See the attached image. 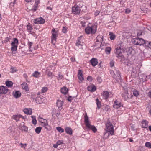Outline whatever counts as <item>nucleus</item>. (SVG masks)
Instances as JSON below:
<instances>
[{
    "instance_id": "9d476101",
    "label": "nucleus",
    "mask_w": 151,
    "mask_h": 151,
    "mask_svg": "<svg viewBox=\"0 0 151 151\" xmlns=\"http://www.w3.org/2000/svg\"><path fill=\"white\" fill-rule=\"evenodd\" d=\"M8 91L7 88L4 86H0V94H6Z\"/></svg>"
},
{
    "instance_id": "473e14b6",
    "label": "nucleus",
    "mask_w": 151,
    "mask_h": 151,
    "mask_svg": "<svg viewBox=\"0 0 151 151\" xmlns=\"http://www.w3.org/2000/svg\"><path fill=\"white\" fill-rule=\"evenodd\" d=\"M5 84L6 86L8 87H11L13 84V82L11 81H7L5 82Z\"/></svg>"
},
{
    "instance_id": "412c9836",
    "label": "nucleus",
    "mask_w": 151,
    "mask_h": 151,
    "mask_svg": "<svg viewBox=\"0 0 151 151\" xmlns=\"http://www.w3.org/2000/svg\"><path fill=\"white\" fill-rule=\"evenodd\" d=\"M88 90L91 92H94L96 90V88L94 85H89L87 87Z\"/></svg>"
},
{
    "instance_id": "09e8293b",
    "label": "nucleus",
    "mask_w": 151,
    "mask_h": 151,
    "mask_svg": "<svg viewBox=\"0 0 151 151\" xmlns=\"http://www.w3.org/2000/svg\"><path fill=\"white\" fill-rule=\"evenodd\" d=\"M47 75L49 77H50L52 78L53 77V75L52 73L50 71H48L47 73Z\"/></svg>"
},
{
    "instance_id": "f257e3e1",
    "label": "nucleus",
    "mask_w": 151,
    "mask_h": 151,
    "mask_svg": "<svg viewBox=\"0 0 151 151\" xmlns=\"http://www.w3.org/2000/svg\"><path fill=\"white\" fill-rule=\"evenodd\" d=\"M84 117V123L87 128L89 130H91L94 133H95L97 131V129L95 127L91 125L88 117L87 115H85Z\"/></svg>"
},
{
    "instance_id": "69168bd1",
    "label": "nucleus",
    "mask_w": 151,
    "mask_h": 151,
    "mask_svg": "<svg viewBox=\"0 0 151 151\" xmlns=\"http://www.w3.org/2000/svg\"><path fill=\"white\" fill-rule=\"evenodd\" d=\"M72 100V99L71 96L69 97L68 99V100L69 101H71Z\"/></svg>"
},
{
    "instance_id": "7c9ffc66",
    "label": "nucleus",
    "mask_w": 151,
    "mask_h": 151,
    "mask_svg": "<svg viewBox=\"0 0 151 151\" xmlns=\"http://www.w3.org/2000/svg\"><path fill=\"white\" fill-rule=\"evenodd\" d=\"M40 3L39 0H35V4L33 6L34 10L35 11Z\"/></svg>"
},
{
    "instance_id": "a18cd8bd",
    "label": "nucleus",
    "mask_w": 151,
    "mask_h": 151,
    "mask_svg": "<svg viewBox=\"0 0 151 151\" xmlns=\"http://www.w3.org/2000/svg\"><path fill=\"white\" fill-rule=\"evenodd\" d=\"M27 29L28 32H31L32 29V28L31 26L28 25L27 26Z\"/></svg>"
},
{
    "instance_id": "f03ea898",
    "label": "nucleus",
    "mask_w": 151,
    "mask_h": 151,
    "mask_svg": "<svg viewBox=\"0 0 151 151\" xmlns=\"http://www.w3.org/2000/svg\"><path fill=\"white\" fill-rule=\"evenodd\" d=\"M112 73H114L112 76L114 79L115 80V82L117 83L121 81V79L120 72L116 69L115 71L111 72V74H112Z\"/></svg>"
},
{
    "instance_id": "6ab92c4d",
    "label": "nucleus",
    "mask_w": 151,
    "mask_h": 151,
    "mask_svg": "<svg viewBox=\"0 0 151 151\" xmlns=\"http://www.w3.org/2000/svg\"><path fill=\"white\" fill-rule=\"evenodd\" d=\"M90 61L91 65L93 67L96 66L98 63L97 59L94 58L91 59Z\"/></svg>"
},
{
    "instance_id": "864d4df0",
    "label": "nucleus",
    "mask_w": 151,
    "mask_h": 151,
    "mask_svg": "<svg viewBox=\"0 0 151 151\" xmlns=\"http://www.w3.org/2000/svg\"><path fill=\"white\" fill-rule=\"evenodd\" d=\"M87 79L90 81H92V77L91 76H88L87 77Z\"/></svg>"
},
{
    "instance_id": "603ef678",
    "label": "nucleus",
    "mask_w": 151,
    "mask_h": 151,
    "mask_svg": "<svg viewBox=\"0 0 151 151\" xmlns=\"http://www.w3.org/2000/svg\"><path fill=\"white\" fill-rule=\"evenodd\" d=\"M125 35L127 37V38H128L129 37H128L129 36L131 37L132 35V34L131 33H126Z\"/></svg>"
},
{
    "instance_id": "f704fd0d",
    "label": "nucleus",
    "mask_w": 151,
    "mask_h": 151,
    "mask_svg": "<svg viewBox=\"0 0 151 151\" xmlns=\"http://www.w3.org/2000/svg\"><path fill=\"white\" fill-rule=\"evenodd\" d=\"M109 35L110 36V39L111 40H114L115 39V36L112 32H109Z\"/></svg>"
},
{
    "instance_id": "774afa93",
    "label": "nucleus",
    "mask_w": 151,
    "mask_h": 151,
    "mask_svg": "<svg viewBox=\"0 0 151 151\" xmlns=\"http://www.w3.org/2000/svg\"><path fill=\"white\" fill-rule=\"evenodd\" d=\"M148 95L149 96V97L151 98V91H150L148 93Z\"/></svg>"
},
{
    "instance_id": "7ed1b4c3",
    "label": "nucleus",
    "mask_w": 151,
    "mask_h": 151,
    "mask_svg": "<svg viewBox=\"0 0 151 151\" xmlns=\"http://www.w3.org/2000/svg\"><path fill=\"white\" fill-rule=\"evenodd\" d=\"M96 31V25H92L91 27H88L86 28L85 31L87 34L90 33L94 34Z\"/></svg>"
},
{
    "instance_id": "dca6fc26",
    "label": "nucleus",
    "mask_w": 151,
    "mask_h": 151,
    "mask_svg": "<svg viewBox=\"0 0 151 151\" xmlns=\"http://www.w3.org/2000/svg\"><path fill=\"white\" fill-rule=\"evenodd\" d=\"M21 118H22L23 119L24 118L23 116L20 114H17L16 115H14L12 117V118L15 120L16 122L19 121V119Z\"/></svg>"
},
{
    "instance_id": "f3484780",
    "label": "nucleus",
    "mask_w": 151,
    "mask_h": 151,
    "mask_svg": "<svg viewBox=\"0 0 151 151\" xmlns=\"http://www.w3.org/2000/svg\"><path fill=\"white\" fill-rule=\"evenodd\" d=\"M122 104L119 102H118L117 101H115L114 102V104L113 105V107L115 108L118 109L122 106Z\"/></svg>"
},
{
    "instance_id": "680f3d73",
    "label": "nucleus",
    "mask_w": 151,
    "mask_h": 151,
    "mask_svg": "<svg viewBox=\"0 0 151 151\" xmlns=\"http://www.w3.org/2000/svg\"><path fill=\"white\" fill-rule=\"evenodd\" d=\"M109 109V106H106L105 108L104 109V110L105 111H108Z\"/></svg>"
},
{
    "instance_id": "c756f323",
    "label": "nucleus",
    "mask_w": 151,
    "mask_h": 151,
    "mask_svg": "<svg viewBox=\"0 0 151 151\" xmlns=\"http://www.w3.org/2000/svg\"><path fill=\"white\" fill-rule=\"evenodd\" d=\"M61 93L64 94H66L68 92V89L65 87H64L61 89Z\"/></svg>"
},
{
    "instance_id": "bb28decb",
    "label": "nucleus",
    "mask_w": 151,
    "mask_h": 151,
    "mask_svg": "<svg viewBox=\"0 0 151 151\" xmlns=\"http://www.w3.org/2000/svg\"><path fill=\"white\" fill-rule=\"evenodd\" d=\"M110 135L111 134L110 133V132L105 131L104 135V139H106L108 138Z\"/></svg>"
},
{
    "instance_id": "5701e85b",
    "label": "nucleus",
    "mask_w": 151,
    "mask_h": 151,
    "mask_svg": "<svg viewBox=\"0 0 151 151\" xmlns=\"http://www.w3.org/2000/svg\"><path fill=\"white\" fill-rule=\"evenodd\" d=\"M109 92L107 91H103L102 93V96L104 99H107L109 97Z\"/></svg>"
},
{
    "instance_id": "a19ab883",
    "label": "nucleus",
    "mask_w": 151,
    "mask_h": 151,
    "mask_svg": "<svg viewBox=\"0 0 151 151\" xmlns=\"http://www.w3.org/2000/svg\"><path fill=\"white\" fill-rule=\"evenodd\" d=\"M41 129V127H37L35 129V132L37 134H39L40 132Z\"/></svg>"
},
{
    "instance_id": "338daca9",
    "label": "nucleus",
    "mask_w": 151,
    "mask_h": 151,
    "mask_svg": "<svg viewBox=\"0 0 151 151\" xmlns=\"http://www.w3.org/2000/svg\"><path fill=\"white\" fill-rule=\"evenodd\" d=\"M58 145H57V143H56V144H54L53 145V147L55 148H56L58 146Z\"/></svg>"
},
{
    "instance_id": "3c124183",
    "label": "nucleus",
    "mask_w": 151,
    "mask_h": 151,
    "mask_svg": "<svg viewBox=\"0 0 151 151\" xmlns=\"http://www.w3.org/2000/svg\"><path fill=\"white\" fill-rule=\"evenodd\" d=\"M67 27H63L62 29V32L64 33H66L67 32Z\"/></svg>"
},
{
    "instance_id": "9b49d317",
    "label": "nucleus",
    "mask_w": 151,
    "mask_h": 151,
    "mask_svg": "<svg viewBox=\"0 0 151 151\" xmlns=\"http://www.w3.org/2000/svg\"><path fill=\"white\" fill-rule=\"evenodd\" d=\"M39 121H41V122L42 123V126L44 127L45 129H48V124L47 121L46 120L42 118H40Z\"/></svg>"
},
{
    "instance_id": "ea45409f",
    "label": "nucleus",
    "mask_w": 151,
    "mask_h": 151,
    "mask_svg": "<svg viewBox=\"0 0 151 151\" xmlns=\"http://www.w3.org/2000/svg\"><path fill=\"white\" fill-rule=\"evenodd\" d=\"M145 146L151 149V143L149 142H146L145 145Z\"/></svg>"
},
{
    "instance_id": "4c0bfd02",
    "label": "nucleus",
    "mask_w": 151,
    "mask_h": 151,
    "mask_svg": "<svg viewBox=\"0 0 151 151\" xmlns=\"http://www.w3.org/2000/svg\"><path fill=\"white\" fill-rule=\"evenodd\" d=\"M56 129L60 133H63L64 132V129L60 127H56Z\"/></svg>"
},
{
    "instance_id": "72a5a7b5",
    "label": "nucleus",
    "mask_w": 151,
    "mask_h": 151,
    "mask_svg": "<svg viewBox=\"0 0 151 151\" xmlns=\"http://www.w3.org/2000/svg\"><path fill=\"white\" fill-rule=\"evenodd\" d=\"M23 89L26 91L29 90V88L27 83H24L22 84Z\"/></svg>"
},
{
    "instance_id": "4468645a",
    "label": "nucleus",
    "mask_w": 151,
    "mask_h": 151,
    "mask_svg": "<svg viewBox=\"0 0 151 151\" xmlns=\"http://www.w3.org/2000/svg\"><path fill=\"white\" fill-rule=\"evenodd\" d=\"M96 45L99 44L98 47L99 48L101 47V42L103 41L102 37L100 36H98L96 38Z\"/></svg>"
},
{
    "instance_id": "2f4dec72",
    "label": "nucleus",
    "mask_w": 151,
    "mask_h": 151,
    "mask_svg": "<svg viewBox=\"0 0 151 151\" xmlns=\"http://www.w3.org/2000/svg\"><path fill=\"white\" fill-rule=\"evenodd\" d=\"M126 52L128 55H131L132 52V48L131 47L127 48Z\"/></svg>"
},
{
    "instance_id": "20e7f679",
    "label": "nucleus",
    "mask_w": 151,
    "mask_h": 151,
    "mask_svg": "<svg viewBox=\"0 0 151 151\" xmlns=\"http://www.w3.org/2000/svg\"><path fill=\"white\" fill-rule=\"evenodd\" d=\"M13 41L12 42L11 44V50L12 52L14 51H16L17 50L19 43L18 40L17 38H13Z\"/></svg>"
},
{
    "instance_id": "aec40b11",
    "label": "nucleus",
    "mask_w": 151,
    "mask_h": 151,
    "mask_svg": "<svg viewBox=\"0 0 151 151\" xmlns=\"http://www.w3.org/2000/svg\"><path fill=\"white\" fill-rule=\"evenodd\" d=\"M82 36L79 37L76 41V45L79 47L80 46H82L83 45V43L81 41Z\"/></svg>"
},
{
    "instance_id": "0eeeda50",
    "label": "nucleus",
    "mask_w": 151,
    "mask_h": 151,
    "mask_svg": "<svg viewBox=\"0 0 151 151\" xmlns=\"http://www.w3.org/2000/svg\"><path fill=\"white\" fill-rule=\"evenodd\" d=\"M134 40L133 43L135 45H141L146 43L145 40L142 38H138Z\"/></svg>"
},
{
    "instance_id": "5fc2aeb1",
    "label": "nucleus",
    "mask_w": 151,
    "mask_h": 151,
    "mask_svg": "<svg viewBox=\"0 0 151 151\" xmlns=\"http://www.w3.org/2000/svg\"><path fill=\"white\" fill-rule=\"evenodd\" d=\"M97 80L98 81L99 83H101L102 81V80L101 78V77H99V76H98V77H97Z\"/></svg>"
},
{
    "instance_id": "cd10ccee",
    "label": "nucleus",
    "mask_w": 151,
    "mask_h": 151,
    "mask_svg": "<svg viewBox=\"0 0 151 151\" xmlns=\"http://www.w3.org/2000/svg\"><path fill=\"white\" fill-rule=\"evenodd\" d=\"M52 114L53 116H55L56 117H58L60 114V112L58 111H56L55 109H53Z\"/></svg>"
},
{
    "instance_id": "423d86ee",
    "label": "nucleus",
    "mask_w": 151,
    "mask_h": 151,
    "mask_svg": "<svg viewBox=\"0 0 151 151\" xmlns=\"http://www.w3.org/2000/svg\"><path fill=\"white\" fill-rule=\"evenodd\" d=\"M121 49L122 48L120 47H117L115 49V53L116 54V56L117 57L124 60V57L122 55Z\"/></svg>"
},
{
    "instance_id": "6e6552de",
    "label": "nucleus",
    "mask_w": 151,
    "mask_h": 151,
    "mask_svg": "<svg viewBox=\"0 0 151 151\" xmlns=\"http://www.w3.org/2000/svg\"><path fill=\"white\" fill-rule=\"evenodd\" d=\"M52 36L51 37L52 43L54 44L56 40V38L58 35V31L55 30V29H53L52 32Z\"/></svg>"
},
{
    "instance_id": "c85d7f7f",
    "label": "nucleus",
    "mask_w": 151,
    "mask_h": 151,
    "mask_svg": "<svg viewBox=\"0 0 151 151\" xmlns=\"http://www.w3.org/2000/svg\"><path fill=\"white\" fill-rule=\"evenodd\" d=\"M40 72L37 71H35L33 73L32 76H33L37 78L40 76Z\"/></svg>"
},
{
    "instance_id": "bf43d9fd",
    "label": "nucleus",
    "mask_w": 151,
    "mask_h": 151,
    "mask_svg": "<svg viewBox=\"0 0 151 151\" xmlns=\"http://www.w3.org/2000/svg\"><path fill=\"white\" fill-rule=\"evenodd\" d=\"M56 143L58 145L63 144V141L59 140L56 142Z\"/></svg>"
},
{
    "instance_id": "0e129e2a",
    "label": "nucleus",
    "mask_w": 151,
    "mask_h": 151,
    "mask_svg": "<svg viewBox=\"0 0 151 151\" xmlns=\"http://www.w3.org/2000/svg\"><path fill=\"white\" fill-rule=\"evenodd\" d=\"M131 12V10L129 9H127L125 11V12L127 13H129Z\"/></svg>"
},
{
    "instance_id": "052dcab7",
    "label": "nucleus",
    "mask_w": 151,
    "mask_h": 151,
    "mask_svg": "<svg viewBox=\"0 0 151 151\" xmlns=\"http://www.w3.org/2000/svg\"><path fill=\"white\" fill-rule=\"evenodd\" d=\"M63 78V76L62 75L59 74L58 75V80L62 79Z\"/></svg>"
},
{
    "instance_id": "393cba45",
    "label": "nucleus",
    "mask_w": 151,
    "mask_h": 151,
    "mask_svg": "<svg viewBox=\"0 0 151 151\" xmlns=\"http://www.w3.org/2000/svg\"><path fill=\"white\" fill-rule=\"evenodd\" d=\"M13 96L16 98L19 97L21 95V93L19 91H17L13 92Z\"/></svg>"
},
{
    "instance_id": "c03bdc74",
    "label": "nucleus",
    "mask_w": 151,
    "mask_h": 151,
    "mask_svg": "<svg viewBox=\"0 0 151 151\" xmlns=\"http://www.w3.org/2000/svg\"><path fill=\"white\" fill-rule=\"evenodd\" d=\"M41 100V98L40 97H37L36 98V101L37 103L41 104L42 102L40 100Z\"/></svg>"
},
{
    "instance_id": "49530a36",
    "label": "nucleus",
    "mask_w": 151,
    "mask_h": 151,
    "mask_svg": "<svg viewBox=\"0 0 151 151\" xmlns=\"http://www.w3.org/2000/svg\"><path fill=\"white\" fill-rule=\"evenodd\" d=\"M47 90V88L46 87H43L41 90L42 93H43L46 92Z\"/></svg>"
},
{
    "instance_id": "37998d69",
    "label": "nucleus",
    "mask_w": 151,
    "mask_h": 151,
    "mask_svg": "<svg viewBox=\"0 0 151 151\" xmlns=\"http://www.w3.org/2000/svg\"><path fill=\"white\" fill-rule=\"evenodd\" d=\"M19 145L21 148H23L24 149H25L26 147L27 146V144L26 143L23 144L22 143H20L19 144Z\"/></svg>"
},
{
    "instance_id": "1a4fd4ad",
    "label": "nucleus",
    "mask_w": 151,
    "mask_h": 151,
    "mask_svg": "<svg viewBox=\"0 0 151 151\" xmlns=\"http://www.w3.org/2000/svg\"><path fill=\"white\" fill-rule=\"evenodd\" d=\"M79 7L77 5H75L72 8V13L76 14H79L81 11Z\"/></svg>"
},
{
    "instance_id": "39448f33",
    "label": "nucleus",
    "mask_w": 151,
    "mask_h": 151,
    "mask_svg": "<svg viewBox=\"0 0 151 151\" xmlns=\"http://www.w3.org/2000/svg\"><path fill=\"white\" fill-rule=\"evenodd\" d=\"M106 128L105 130L106 131L110 132L111 135H112L114 134V129L113 125L110 122H108L106 124Z\"/></svg>"
},
{
    "instance_id": "c9c22d12",
    "label": "nucleus",
    "mask_w": 151,
    "mask_h": 151,
    "mask_svg": "<svg viewBox=\"0 0 151 151\" xmlns=\"http://www.w3.org/2000/svg\"><path fill=\"white\" fill-rule=\"evenodd\" d=\"M32 119V122L33 124L35 125L37 124V121L36 119V117L35 116H31Z\"/></svg>"
},
{
    "instance_id": "4d7b16f0",
    "label": "nucleus",
    "mask_w": 151,
    "mask_h": 151,
    "mask_svg": "<svg viewBox=\"0 0 151 151\" xmlns=\"http://www.w3.org/2000/svg\"><path fill=\"white\" fill-rule=\"evenodd\" d=\"M114 60H112L111 61L110 64L111 67H112L114 66Z\"/></svg>"
},
{
    "instance_id": "f8f14e48",
    "label": "nucleus",
    "mask_w": 151,
    "mask_h": 151,
    "mask_svg": "<svg viewBox=\"0 0 151 151\" xmlns=\"http://www.w3.org/2000/svg\"><path fill=\"white\" fill-rule=\"evenodd\" d=\"M78 77L79 80V83H81L84 80V78L81 70H80L78 71Z\"/></svg>"
},
{
    "instance_id": "2eb2a0df",
    "label": "nucleus",
    "mask_w": 151,
    "mask_h": 151,
    "mask_svg": "<svg viewBox=\"0 0 151 151\" xmlns=\"http://www.w3.org/2000/svg\"><path fill=\"white\" fill-rule=\"evenodd\" d=\"M148 122L146 120H143L141 122V127L144 128H147L148 127Z\"/></svg>"
},
{
    "instance_id": "8fccbe9b",
    "label": "nucleus",
    "mask_w": 151,
    "mask_h": 151,
    "mask_svg": "<svg viewBox=\"0 0 151 151\" xmlns=\"http://www.w3.org/2000/svg\"><path fill=\"white\" fill-rule=\"evenodd\" d=\"M11 38L9 37H7L5 38V39L4 40V43H6L8 42L10 40Z\"/></svg>"
},
{
    "instance_id": "79ce46f5",
    "label": "nucleus",
    "mask_w": 151,
    "mask_h": 151,
    "mask_svg": "<svg viewBox=\"0 0 151 151\" xmlns=\"http://www.w3.org/2000/svg\"><path fill=\"white\" fill-rule=\"evenodd\" d=\"M133 94L134 96L137 97L139 95V93L137 91L134 90L133 92Z\"/></svg>"
},
{
    "instance_id": "e2e57ef3",
    "label": "nucleus",
    "mask_w": 151,
    "mask_h": 151,
    "mask_svg": "<svg viewBox=\"0 0 151 151\" xmlns=\"http://www.w3.org/2000/svg\"><path fill=\"white\" fill-rule=\"evenodd\" d=\"M100 13V12L98 11H96L95 12L94 14L95 16H97Z\"/></svg>"
},
{
    "instance_id": "ddd939ff",
    "label": "nucleus",
    "mask_w": 151,
    "mask_h": 151,
    "mask_svg": "<svg viewBox=\"0 0 151 151\" xmlns=\"http://www.w3.org/2000/svg\"><path fill=\"white\" fill-rule=\"evenodd\" d=\"M45 20L42 17H40L35 19L34 23L37 24H42L45 22Z\"/></svg>"
},
{
    "instance_id": "6e6d98bb",
    "label": "nucleus",
    "mask_w": 151,
    "mask_h": 151,
    "mask_svg": "<svg viewBox=\"0 0 151 151\" xmlns=\"http://www.w3.org/2000/svg\"><path fill=\"white\" fill-rule=\"evenodd\" d=\"M13 1L11 2L10 3V6H13L15 2V0H12Z\"/></svg>"
},
{
    "instance_id": "b1692460",
    "label": "nucleus",
    "mask_w": 151,
    "mask_h": 151,
    "mask_svg": "<svg viewBox=\"0 0 151 151\" xmlns=\"http://www.w3.org/2000/svg\"><path fill=\"white\" fill-rule=\"evenodd\" d=\"M23 111L25 114L28 115H31L32 113V110L31 109L25 108Z\"/></svg>"
},
{
    "instance_id": "4be33fe9",
    "label": "nucleus",
    "mask_w": 151,
    "mask_h": 151,
    "mask_svg": "<svg viewBox=\"0 0 151 151\" xmlns=\"http://www.w3.org/2000/svg\"><path fill=\"white\" fill-rule=\"evenodd\" d=\"M66 133L69 135H71L73 134V130L70 127H66L65 128Z\"/></svg>"
},
{
    "instance_id": "58836bf2",
    "label": "nucleus",
    "mask_w": 151,
    "mask_h": 151,
    "mask_svg": "<svg viewBox=\"0 0 151 151\" xmlns=\"http://www.w3.org/2000/svg\"><path fill=\"white\" fill-rule=\"evenodd\" d=\"M96 104L97 105V107L98 109H100L101 107V102L99 101L98 99H96Z\"/></svg>"
},
{
    "instance_id": "a878e982",
    "label": "nucleus",
    "mask_w": 151,
    "mask_h": 151,
    "mask_svg": "<svg viewBox=\"0 0 151 151\" xmlns=\"http://www.w3.org/2000/svg\"><path fill=\"white\" fill-rule=\"evenodd\" d=\"M63 104V102L62 101L58 100L56 102V105L58 108L59 109L61 107Z\"/></svg>"
},
{
    "instance_id": "de8ad7c7",
    "label": "nucleus",
    "mask_w": 151,
    "mask_h": 151,
    "mask_svg": "<svg viewBox=\"0 0 151 151\" xmlns=\"http://www.w3.org/2000/svg\"><path fill=\"white\" fill-rule=\"evenodd\" d=\"M11 69V73H13L14 72H15L17 71V70L16 68L15 67H12Z\"/></svg>"
},
{
    "instance_id": "13d9d810",
    "label": "nucleus",
    "mask_w": 151,
    "mask_h": 151,
    "mask_svg": "<svg viewBox=\"0 0 151 151\" xmlns=\"http://www.w3.org/2000/svg\"><path fill=\"white\" fill-rule=\"evenodd\" d=\"M33 44V43L32 42H30L29 41L28 42V46L29 47V48H31V47L32 46V45Z\"/></svg>"
},
{
    "instance_id": "e433bc0d",
    "label": "nucleus",
    "mask_w": 151,
    "mask_h": 151,
    "mask_svg": "<svg viewBox=\"0 0 151 151\" xmlns=\"http://www.w3.org/2000/svg\"><path fill=\"white\" fill-rule=\"evenodd\" d=\"M111 50V48L110 47H106L105 51L106 53L109 54L110 53Z\"/></svg>"
},
{
    "instance_id": "a211bd4d",
    "label": "nucleus",
    "mask_w": 151,
    "mask_h": 151,
    "mask_svg": "<svg viewBox=\"0 0 151 151\" xmlns=\"http://www.w3.org/2000/svg\"><path fill=\"white\" fill-rule=\"evenodd\" d=\"M19 128L23 131L27 132L28 130V128L24 124V122L21 123L19 125Z\"/></svg>"
}]
</instances>
